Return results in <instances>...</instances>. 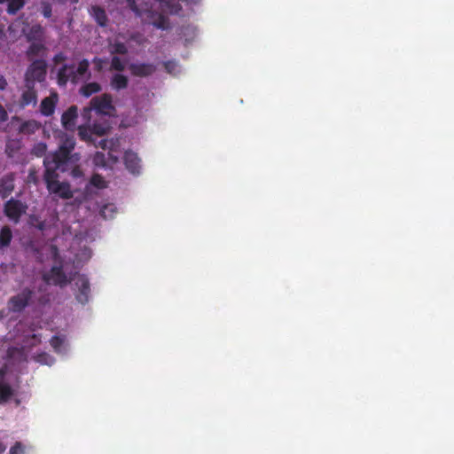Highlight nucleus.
I'll use <instances>...</instances> for the list:
<instances>
[{"mask_svg": "<svg viewBox=\"0 0 454 454\" xmlns=\"http://www.w3.org/2000/svg\"><path fill=\"white\" fill-rule=\"evenodd\" d=\"M75 147V139L73 136L66 135L61 139L59 149L44 159H49V164L55 166L60 172L70 171L71 176L74 178L80 177L82 172L78 165L80 160L79 153H73Z\"/></svg>", "mask_w": 454, "mask_h": 454, "instance_id": "f257e3e1", "label": "nucleus"}, {"mask_svg": "<svg viewBox=\"0 0 454 454\" xmlns=\"http://www.w3.org/2000/svg\"><path fill=\"white\" fill-rule=\"evenodd\" d=\"M43 165L45 167L43 180L49 192L64 200L72 199L74 193L71 190L70 184L67 182L59 181V174L57 171H59V169L55 168V166L50 165L49 159L43 160Z\"/></svg>", "mask_w": 454, "mask_h": 454, "instance_id": "f03ea898", "label": "nucleus"}, {"mask_svg": "<svg viewBox=\"0 0 454 454\" xmlns=\"http://www.w3.org/2000/svg\"><path fill=\"white\" fill-rule=\"evenodd\" d=\"M47 63L44 59H35L26 69L23 82L35 86L46 81Z\"/></svg>", "mask_w": 454, "mask_h": 454, "instance_id": "7ed1b4c3", "label": "nucleus"}, {"mask_svg": "<svg viewBox=\"0 0 454 454\" xmlns=\"http://www.w3.org/2000/svg\"><path fill=\"white\" fill-rule=\"evenodd\" d=\"M112 102V96L107 93L94 97L90 100V106L83 108L82 114L84 118H90L91 110H95L100 114H111V113L115 110Z\"/></svg>", "mask_w": 454, "mask_h": 454, "instance_id": "20e7f679", "label": "nucleus"}, {"mask_svg": "<svg viewBox=\"0 0 454 454\" xmlns=\"http://www.w3.org/2000/svg\"><path fill=\"white\" fill-rule=\"evenodd\" d=\"M27 205L20 200L11 198L4 204L5 216L14 223H19L22 215L27 213Z\"/></svg>", "mask_w": 454, "mask_h": 454, "instance_id": "39448f33", "label": "nucleus"}, {"mask_svg": "<svg viewBox=\"0 0 454 454\" xmlns=\"http://www.w3.org/2000/svg\"><path fill=\"white\" fill-rule=\"evenodd\" d=\"M34 295V291L29 287H25L16 295L12 296L8 301V308L11 311L14 313H20L23 311L26 307L28 306L32 297Z\"/></svg>", "mask_w": 454, "mask_h": 454, "instance_id": "423d86ee", "label": "nucleus"}, {"mask_svg": "<svg viewBox=\"0 0 454 454\" xmlns=\"http://www.w3.org/2000/svg\"><path fill=\"white\" fill-rule=\"evenodd\" d=\"M20 96L17 101V106L20 109L32 106H35L38 101V93L35 86L23 82L20 88Z\"/></svg>", "mask_w": 454, "mask_h": 454, "instance_id": "0eeeda50", "label": "nucleus"}, {"mask_svg": "<svg viewBox=\"0 0 454 454\" xmlns=\"http://www.w3.org/2000/svg\"><path fill=\"white\" fill-rule=\"evenodd\" d=\"M46 284H52L57 286L64 287L71 282L63 270L62 266H52L49 273H44L42 277Z\"/></svg>", "mask_w": 454, "mask_h": 454, "instance_id": "6e6552de", "label": "nucleus"}, {"mask_svg": "<svg viewBox=\"0 0 454 454\" xmlns=\"http://www.w3.org/2000/svg\"><path fill=\"white\" fill-rule=\"evenodd\" d=\"M74 285L78 288V292L75 294L76 300L82 304L87 303L90 293L88 278L83 274H78L76 278H74Z\"/></svg>", "mask_w": 454, "mask_h": 454, "instance_id": "1a4fd4ad", "label": "nucleus"}, {"mask_svg": "<svg viewBox=\"0 0 454 454\" xmlns=\"http://www.w3.org/2000/svg\"><path fill=\"white\" fill-rule=\"evenodd\" d=\"M57 82L59 86H66L68 82L76 83V73H74V65H63L58 70Z\"/></svg>", "mask_w": 454, "mask_h": 454, "instance_id": "9d476101", "label": "nucleus"}, {"mask_svg": "<svg viewBox=\"0 0 454 454\" xmlns=\"http://www.w3.org/2000/svg\"><path fill=\"white\" fill-rule=\"evenodd\" d=\"M78 117V108L76 106H71L62 114L61 124L66 130L74 131L75 129L76 119Z\"/></svg>", "mask_w": 454, "mask_h": 454, "instance_id": "9b49d317", "label": "nucleus"}, {"mask_svg": "<svg viewBox=\"0 0 454 454\" xmlns=\"http://www.w3.org/2000/svg\"><path fill=\"white\" fill-rule=\"evenodd\" d=\"M15 189V175L8 173L0 177V197L7 199Z\"/></svg>", "mask_w": 454, "mask_h": 454, "instance_id": "f8f14e48", "label": "nucleus"}, {"mask_svg": "<svg viewBox=\"0 0 454 454\" xmlns=\"http://www.w3.org/2000/svg\"><path fill=\"white\" fill-rule=\"evenodd\" d=\"M129 70L134 76L147 77L156 71V67L150 63H132L129 65Z\"/></svg>", "mask_w": 454, "mask_h": 454, "instance_id": "ddd939ff", "label": "nucleus"}, {"mask_svg": "<svg viewBox=\"0 0 454 454\" xmlns=\"http://www.w3.org/2000/svg\"><path fill=\"white\" fill-rule=\"evenodd\" d=\"M59 101L57 92H51L49 97L44 98L40 104V112L43 116H51L54 114L56 105Z\"/></svg>", "mask_w": 454, "mask_h": 454, "instance_id": "4468645a", "label": "nucleus"}, {"mask_svg": "<svg viewBox=\"0 0 454 454\" xmlns=\"http://www.w3.org/2000/svg\"><path fill=\"white\" fill-rule=\"evenodd\" d=\"M141 160L133 151H126L124 153V164L126 168L132 174H139Z\"/></svg>", "mask_w": 454, "mask_h": 454, "instance_id": "2eb2a0df", "label": "nucleus"}, {"mask_svg": "<svg viewBox=\"0 0 454 454\" xmlns=\"http://www.w3.org/2000/svg\"><path fill=\"white\" fill-rule=\"evenodd\" d=\"M15 396V390L11 384L0 378V404H4L12 400Z\"/></svg>", "mask_w": 454, "mask_h": 454, "instance_id": "dca6fc26", "label": "nucleus"}, {"mask_svg": "<svg viewBox=\"0 0 454 454\" xmlns=\"http://www.w3.org/2000/svg\"><path fill=\"white\" fill-rule=\"evenodd\" d=\"M46 47L43 42L31 43L26 51V56L28 59L35 57H43L45 54Z\"/></svg>", "mask_w": 454, "mask_h": 454, "instance_id": "f3484780", "label": "nucleus"}, {"mask_svg": "<svg viewBox=\"0 0 454 454\" xmlns=\"http://www.w3.org/2000/svg\"><path fill=\"white\" fill-rule=\"evenodd\" d=\"M129 79L126 75L117 73L114 74L110 81V86L113 90L119 91L127 89Z\"/></svg>", "mask_w": 454, "mask_h": 454, "instance_id": "a211bd4d", "label": "nucleus"}, {"mask_svg": "<svg viewBox=\"0 0 454 454\" xmlns=\"http://www.w3.org/2000/svg\"><path fill=\"white\" fill-rule=\"evenodd\" d=\"M43 27L41 25L36 24L29 28L28 32L26 34V38L29 43L43 42Z\"/></svg>", "mask_w": 454, "mask_h": 454, "instance_id": "6ab92c4d", "label": "nucleus"}, {"mask_svg": "<svg viewBox=\"0 0 454 454\" xmlns=\"http://www.w3.org/2000/svg\"><path fill=\"white\" fill-rule=\"evenodd\" d=\"M91 10L92 15L98 25L100 27H106L108 22V18L106 13V11L102 7L97 5L92 6Z\"/></svg>", "mask_w": 454, "mask_h": 454, "instance_id": "aec40b11", "label": "nucleus"}, {"mask_svg": "<svg viewBox=\"0 0 454 454\" xmlns=\"http://www.w3.org/2000/svg\"><path fill=\"white\" fill-rule=\"evenodd\" d=\"M101 90V85L96 82H88L81 87L80 93L85 97L89 98L92 94L98 93Z\"/></svg>", "mask_w": 454, "mask_h": 454, "instance_id": "412c9836", "label": "nucleus"}, {"mask_svg": "<svg viewBox=\"0 0 454 454\" xmlns=\"http://www.w3.org/2000/svg\"><path fill=\"white\" fill-rule=\"evenodd\" d=\"M12 239V231L7 225L0 231V249L10 246Z\"/></svg>", "mask_w": 454, "mask_h": 454, "instance_id": "4be33fe9", "label": "nucleus"}, {"mask_svg": "<svg viewBox=\"0 0 454 454\" xmlns=\"http://www.w3.org/2000/svg\"><path fill=\"white\" fill-rule=\"evenodd\" d=\"M7 2V12L16 14L25 5L26 0H0V4Z\"/></svg>", "mask_w": 454, "mask_h": 454, "instance_id": "5701e85b", "label": "nucleus"}, {"mask_svg": "<svg viewBox=\"0 0 454 454\" xmlns=\"http://www.w3.org/2000/svg\"><path fill=\"white\" fill-rule=\"evenodd\" d=\"M78 136L81 140L87 142V143H92L94 144L95 141L92 138L93 132L91 130V128L85 125H81L78 127Z\"/></svg>", "mask_w": 454, "mask_h": 454, "instance_id": "b1692460", "label": "nucleus"}, {"mask_svg": "<svg viewBox=\"0 0 454 454\" xmlns=\"http://www.w3.org/2000/svg\"><path fill=\"white\" fill-rule=\"evenodd\" d=\"M40 125L36 121H27L20 127V131L24 134H33L39 129Z\"/></svg>", "mask_w": 454, "mask_h": 454, "instance_id": "393cba45", "label": "nucleus"}, {"mask_svg": "<svg viewBox=\"0 0 454 454\" xmlns=\"http://www.w3.org/2000/svg\"><path fill=\"white\" fill-rule=\"evenodd\" d=\"M128 47L124 43L115 42L114 43L110 45L111 54L125 55L128 53Z\"/></svg>", "mask_w": 454, "mask_h": 454, "instance_id": "a878e982", "label": "nucleus"}, {"mask_svg": "<svg viewBox=\"0 0 454 454\" xmlns=\"http://www.w3.org/2000/svg\"><path fill=\"white\" fill-rule=\"evenodd\" d=\"M89 67L90 62L86 59L79 62L76 70H74V73H76V83L78 82V76H83L89 72Z\"/></svg>", "mask_w": 454, "mask_h": 454, "instance_id": "bb28decb", "label": "nucleus"}, {"mask_svg": "<svg viewBox=\"0 0 454 454\" xmlns=\"http://www.w3.org/2000/svg\"><path fill=\"white\" fill-rule=\"evenodd\" d=\"M90 184L98 189H104L107 186V183L99 174H94L90 180Z\"/></svg>", "mask_w": 454, "mask_h": 454, "instance_id": "cd10ccee", "label": "nucleus"}, {"mask_svg": "<svg viewBox=\"0 0 454 454\" xmlns=\"http://www.w3.org/2000/svg\"><path fill=\"white\" fill-rule=\"evenodd\" d=\"M93 163L97 167H101V168L108 167V162L106 160V153H102V152H97L93 157Z\"/></svg>", "mask_w": 454, "mask_h": 454, "instance_id": "c85d7f7f", "label": "nucleus"}, {"mask_svg": "<svg viewBox=\"0 0 454 454\" xmlns=\"http://www.w3.org/2000/svg\"><path fill=\"white\" fill-rule=\"evenodd\" d=\"M91 128L93 135L102 137L109 130V126L106 123H94Z\"/></svg>", "mask_w": 454, "mask_h": 454, "instance_id": "c756f323", "label": "nucleus"}, {"mask_svg": "<svg viewBox=\"0 0 454 454\" xmlns=\"http://www.w3.org/2000/svg\"><path fill=\"white\" fill-rule=\"evenodd\" d=\"M47 151V145L45 143L43 142H39V143H36L32 150H31V153L36 157H42L45 154Z\"/></svg>", "mask_w": 454, "mask_h": 454, "instance_id": "7c9ffc66", "label": "nucleus"}, {"mask_svg": "<svg viewBox=\"0 0 454 454\" xmlns=\"http://www.w3.org/2000/svg\"><path fill=\"white\" fill-rule=\"evenodd\" d=\"M111 70L122 72L125 69L123 61L117 56H114L111 59Z\"/></svg>", "mask_w": 454, "mask_h": 454, "instance_id": "2f4dec72", "label": "nucleus"}, {"mask_svg": "<svg viewBox=\"0 0 454 454\" xmlns=\"http://www.w3.org/2000/svg\"><path fill=\"white\" fill-rule=\"evenodd\" d=\"M50 343L55 351L59 352L64 343V340L59 336H53L51 339Z\"/></svg>", "mask_w": 454, "mask_h": 454, "instance_id": "473e14b6", "label": "nucleus"}, {"mask_svg": "<svg viewBox=\"0 0 454 454\" xmlns=\"http://www.w3.org/2000/svg\"><path fill=\"white\" fill-rule=\"evenodd\" d=\"M106 62V59H101V58H98V57H95L92 59V63L94 64V69L97 72H101L103 70L104 65H105Z\"/></svg>", "mask_w": 454, "mask_h": 454, "instance_id": "72a5a7b5", "label": "nucleus"}, {"mask_svg": "<svg viewBox=\"0 0 454 454\" xmlns=\"http://www.w3.org/2000/svg\"><path fill=\"white\" fill-rule=\"evenodd\" d=\"M164 67L168 73L171 74L176 69L177 64L175 60H168L164 62Z\"/></svg>", "mask_w": 454, "mask_h": 454, "instance_id": "f704fd0d", "label": "nucleus"}, {"mask_svg": "<svg viewBox=\"0 0 454 454\" xmlns=\"http://www.w3.org/2000/svg\"><path fill=\"white\" fill-rule=\"evenodd\" d=\"M23 448L22 444L20 442H15V444L10 449L9 454H22Z\"/></svg>", "mask_w": 454, "mask_h": 454, "instance_id": "c9c22d12", "label": "nucleus"}, {"mask_svg": "<svg viewBox=\"0 0 454 454\" xmlns=\"http://www.w3.org/2000/svg\"><path fill=\"white\" fill-rule=\"evenodd\" d=\"M107 211H110V212H114V205H105L101 210H100V215L104 217V218H107L108 217V215H107ZM109 216H112L111 215H109Z\"/></svg>", "mask_w": 454, "mask_h": 454, "instance_id": "e433bc0d", "label": "nucleus"}, {"mask_svg": "<svg viewBox=\"0 0 454 454\" xmlns=\"http://www.w3.org/2000/svg\"><path fill=\"white\" fill-rule=\"evenodd\" d=\"M106 155L108 166L115 164L118 161V156L114 155L113 152L109 151Z\"/></svg>", "mask_w": 454, "mask_h": 454, "instance_id": "4c0bfd02", "label": "nucleus"}, {"mask_svg": "<svg viewBox=\"0 0 454 454\" xmlns=\"http://www.w3.org/2000/svg\"><path fill=\"white\" fill-rule=\"evenodd\" d=\"M67 59V56L63 52H59L53 57V62L55 64H59L64 62Z\"/></svg>", "mask_w": 454, "mask_h": 454, "instance_id": "58836bf2", "label": "nucleus"}, {"mask_svg": "<svg viewBox=\"0 0 454 454\" xmlns=\"http://www.w3.org/2000/svg\"><path fill=\"white\" fill-rule=\"evenodd\" d=\"M8 118L7 112L5 111L4 107L0 105V121H4Z\"/></svg>", "mask_w": 454, "mask_h": 454, "instance_id": "ea45409f", "label": "nucleus"}, {"mask_svg": "<svg viewBox=\"0 0 454 454\" xmlns=\"http://www.w3.org/2000/svg\"><path fill=\"white\" fill-rule=\"evenodd\" d=\"M15 148L12 146V143H8L5 148V153L8 154V156L12 157Z\"/></svg>", "mask_w": 454, "mask_h": 454, "instance_id": "a19ab883", "label": "nucleus"}, {"mask_svg": "<svg viewBox=\"0 0 454 454\" xmlns=\"http://www.w3.org/2000/svg\"><path fill=\"white\" fill-rule=\"evenodd\" d=\"M8 82L3 74H0V90H4L7 88Z\"/></svg>", "mask_w": 454, "mask_h": 454, "instance_id": "79ce46f5", "label": "nucleus"}, {"mask_svg": "<svg viewBox=\"0 0 454 454\" xmlns=\"http://www.w3.org/2000/svg\"><path fill=\"white\" fill-rule=\"evenodd\" d=\"M43 14L45 18H50L51 16V6H45L43 11Z\"/></svg>", "mask_w": 454, "mask_h": 454, "instance_id": "37998d69", "label": "nucleus"}, {"mask_svg": "<svg viewBox=\"0 0 454 454\" xmlns=\"http://www.w3.org/2000/svg\"><path fill=\"white\" fill-rule=\"evenodd\" d=\"M108 141L106 139H101L98 143V146H100L102 149L107 148Z\"/></svg>", "mask_w": 454, "mask_h": 454, "instance_id": "c03bdc74", "label": "nucleus"}, {"mask_svg": "<svg viewBox=\"0 0 454 454\" xmlns=\"http://www.w3.org/2000/svg\"><path fill=\"white\" fill-rule=\"evenodd\" d=\"M163 21H164V18L163 17H160V21H159L158 23L155 24V26L159 28H163L164 26H163Z\"/></svg>", "mask_w": 454, "mask_h": 454, "instance_id": "a18cd8bd", "label": "nucleus"}, {"mask_svg": "<svg viewBox=\"0 0 454 454\" xmlns=\"http://www.w3.org/2000/svg\"><path fill=\"white\" fill-rule=\"evenodd\" d=\"M6 450V446L0 441V453H3Z\"/></svg>", "mask_w": 454, "mask_h": 454, "instance_id": "49530a36", "label": "nucleus"}, {"mask_svg": "<svg viewBox=\"0 0 454 454\" xmlns=\"http://www.w3.org/2000/svg\"><path fill=\"white\" fill-rule=\"evenodd\" d=\"M15 404H16V406H19L20 404V400L15 399Z\"/></svg>", "mask_w": 454, "mask_h": 454, "instance_id": "de8ad7c7", "label": "nucleus"}, {"mask_svg": "<svg viewBox=\"0 0 454 454\" xmlns=\"http://www.w3.org/2000/svg\"><path fill=\"white\" fill-rule=\"evenodd\" d=\"M4 35L3 29L0 27V36Z\"/></svg>", "mask_w": 454, "mask_h": 454, "instance_id": "09e8293b", "label": "nucleus"}, {"mask_svg": "<svg viewBox=\"0 0 454 454\" xmlns=\"http://www.w3.org/2000/svg\"><path fill=\"white\" fill-rule=\"evenodd\" d=\"M68 1L71 2V3H77L78 2V0H68Z\"/></svg>", "mask_w": 454, "mask_h": 454, "instance_id": "8fccbe9b", "label": "nucleus"}]
</instances>
